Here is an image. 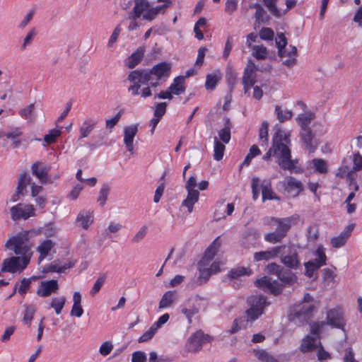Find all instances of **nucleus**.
I'll use <instances>...</instances> for the list:
<instances>
[{
	"mask_svg": "<svg viewBox=\"0 0 362 362\" xmlns=\"http://www.w3.org/2000/svg\"><path fill=\"white\" fill-rule=\"evenodd\" d=\"M34 110L35 104L31 103L25 107L20 110L18 114L21 117L25 119L28 122H33L35 119Z\"/></svg>",
	"mask_w": 362,
	"mask_h": 362,
	"instance_id": "c9c22d12",
	"label": "nucleus"
},
{
	"mask_svg": "<svg viewBox=\"0 0 362 362\" xmlns=\"http://www.w3.org/2000/svg\"><path fill=\"white\" fill-rule=\"evenodd\" d=\"M355 226L354 223L348 225L341 233L331 239V244L335 248H339L345 245Z\"/></svg>",
	"mask_w": 362,
	"mask_h": 362,
	"instance_id": "6ab92c4d",
	"label": "nucleus"
},
{
	"mask_svg": "<svg viewBox=\"0 0 362 362\" xmlns=\"http://www.w3.org/2000/svg\"><path fill=\"white\" fill-rule=\"evenodd\" d=\"M255 284L257 287L274 296L280 294L283 290V286L278 281L273 280L267 276L257 279Z\"/></svg>",
	"mask_w": 362,
	"mask_h": 362,
	"instance_id": "6e6552de",
	"label": "nucleus"
},
{
	"mask_svg": "<svg viewBox=\"0 0 362 362\" xmlns=\"http://www.w3.org/2000/svg\"><path fill=\"white\" fill-rule=\"evenodd\" d=\"M181 313L185 316L189 324L192 322V317L199 312L197 297L189 298L180 305Z\"/></svg>",
	"mask_w": 362,
	"mask_h": 362,
	"instance_id": "4468645a",
	"label": "nucleus"
},
{
	"mask_svg": "<svg viewBox=\"0 0 362 362\" xmlns=\"http://www.w3.org/2000/svg\"><path fill=\"white\" fill-rule=\"evenodd\" d=\"M315 309L313 305H303L299 310L295 313V317L303 320H308L312 316V313Z\"/></svg>",
	"mask_w": 362,
	"mask_h": 362,
	"instance_id": "2f4dec72",
	"label": "nucleus"
},
{
	"mask_svg": "<svg viewBox=\"0 0 362 362\" xmlns=\"http://www.w3.org/2000/svg\"><path fill=\"white\" fill-rule=\"evenodd\" d=\"M66 298L64 296H60L52 298L50 303V307L54 308L56 314L59 315L63 310L66 303Z\"/></svg>",
	"mask_w": 362,
	"mask_h": 362,
	"instance_id": "de8ad7c7",
	"label": "nucleus"
},
{
	"mask_svg": "<svg viewBox=\"0 0 362 362\" xmlns=\"http://www.w3.org/2000/svg\"><path fill=\"white\" fill-rule=\"evenodd\" d=\"M323 284L325 287L329 286L331 284L334 283L336 274L329 268H325L322 270Z\"/></svg>",
	"mask_w": 362,
	"mask_h": 362,
	"instance_id": "c03bdc74",
	"label": "nucleus"
},
{
	"mask_svg": "<svg viewBox=\"0 0 362 362\" xmlns=\"http://www.w3.org/2000/svg\"><path fill=\"white\" fill-rule=\"evenodd\" d=\"M250 308L246 310L247 321H255L263 314L265 307L269 305L266 297L262 295H254L247 298Z\"/></svg>",
	"mask_w": 362,
	"mask_h": 362,
	"instance_id": "20e7f679",
	"label": "nucleus"
},
{
	"mask_svg": "<svg viewBox=\"0 0 362 362\" xmlns=\"http://www.w3.org/2000/svg\"><path fill=\"white\" fill-rule=\"evenodd\" d=\"M281 262L289 269H297L300 266L298 248L294 245H279Z\"/></svg>",
	"mask_w": 362,
	"mask_h": 362,
	"instance_id": "7ed1b4c3",
	"label": "nucleus"
},
{
	"mask_svg": "<svg viewBox=\"0 0 362 362\" xmlns=\"http://www.w3.org/2000/svg\"><path fill=\"white\" fill-rule=\"evenodd\" d=\"M221 247V241L218 238L215 239L211 245L206 249L202 259L199 262L200 266H207L214 259Z\"/></svg>",
	"mask_w": 362,
	"mask_h": 362,
	"instance_id": "aec40b11",
	"label": "nucleus"
},
{
	"mask_svg": "<svg viewBox=\"0 0 362 362\" xmlns=\"http://www.w3.org/2000/svg\"><path fill=\"white\" fill-rule=\"evenodd\" d=\"M254 353L255 356L262 362H278L275 358L264 350H255Z\"/></svg>",
	"mask_w": 362,
	"mask_h": 362,
	"instance_id": "864d4df0",
	"label": "nucleus"
},
{
	"mask_svg": "<svg viewBox=\"0 0 362 362\" xmlns=\"http://www.w3.org/2000/svg\"><path fill=\"white\" fill-rule=\"evenodd\" d=\"M171 64L168 62H160L154 65L150 70L139 69L144 71L148 75V82L152 80V76H155L157 81L163 78L165 80L170 75Z\"/></svg>",
	"mask_w": 362,
	"mask_h": 362,
	"instance_id": "9d476101",
	"label": "nucleus"
},
{
	"mask_svg": "<svg viewBox=\"0 0 362 362\" xmlns=\"http://www.w3.org/2000/svg\"><path fill=\"white\" fill-rule=\"evenodd\" d=\"M222 74L220 71H215L206 77L205 87L207 90H214L217 83L221 80Z\"/></svg>",
	"mask_w": 362,
	"mask_h": 362,
	"instance_id": "7c9ffc66",
	"label": "nucleus"
},
{
	"mask_svg": "<svg viewBox=\"0 0 362 362\" xmlns=\"http://www.w3.org/2000/svg\"><path fill=\"white\" fill-rule=\"evenodd\" d=\"M110 191V187L107 184L103 185L98 198V202H99L101 206L105 204Z\"/></svg>",
	"mask_w": 362,
	"mask_h": 362,
	"instance_id": "603ef678",
	"label": "nucleus"
},
{
	"mask_svg": "<svg viewBox=\"0 0 362 362\" xmlns=\"http://www.w3.org/2000/svg\"><path fill=\"white\" fill-rule=\"evenodd\" d=\"M145 53V48L139 47L136 50L133 52L127 59V64L129 69L134 68L138 65L144 57Z\"/></svg>",
	"mask_w": 362,
	"mask_h": 362,
	"instance_id": "b1692460",
	"label": "nucleus"
},
{
	"mask_svg": "<svg viewBox=\"0 0 362 362\" xmlns=\"http://www.w3.org/2000/svg\"><path fill=\"white\" fill-rule=\"evenodd\" d=\"M305 266V275L308 277H313L315 272H316L320 267L314 262L310 260L304 264Z\"/></svg>",
	"mask_w": 362,
	"mask_h": 362,
	"instance_id": "4d7b16f0",
	"label": "nucleus"
},
{
	"mask_svg": "<svg viewBox=\"0 0 362 362\" xmlns=\"http://www.w3.org/2000/svg\"><path fill=\"white\" fill-rule=\"evenodd\" d=\"M289 137L290 133L278 129L273 136L272 147L263 156V159L268 160L273 155L278 158V164L281 168L292 171L295 168V163L291 159Z\"/></svg>",
	"mask_w": 362,
	"mask_h": 362,
	"instance_id": "f257e3e1",
	"label": "nucleus"
},
{
	"mask_svg": "<svg viewBox=\"0 0 362 362\" xmlns=\"http://www.w3.org/2000/svg\"><path fill=\"white\" fill-rule=\"evenodd\" d=\"M276 1L277 0H263L264 6L267 7L271 13L274 16L279 17L281 14L276 6Z\"/></svg>",
	"mask_w": 362,
	"mask_h": 362,
	"instance_id": "e2e57ef3",
	"label": "nucleus"
},
{
	"mask_svg": "<svg viewBox=\"0 0 362 362\" xmlns=\"http://www.w3.org/2000/svg\"><path fill=\"white\" fill-rule=\"evenodd\" d=\"M315 115L313 113L310 112H306L302 114H300L296 120L298 124H299L300 129H308L310 128V124L314 119Z\"/></svg>",
	"mask_w": 362,
	"mask_h": 362,
	"instance_id": "473e14b6",
	"label": "nucleus"
},
{
	"mask_svg": "<svg viewBox=\"0 0 362 362\" xmlns=\"http://www.w3.org/2000/svg\"><path fill=\"white\" fill-rule=\"evenodd\" d=\"M185 81L183 76L176 77L169 87L173 95H179L185 91Z\"/></svg>",
	"mask_w": 362,
	"mask_h": 362,
	"instance_id": "393cba45",
	"label": "nucleus"
},
{
	"mask_svg": "<svg viewBox=\"0 0 362 362\" xmlns=\"http://www.w3.org/2000/svg\"><path fill=\"white\" fill-rule=\"evenodd\" d=\"M148 231V228L146 226H143L140 228V229L136 233V234L131 239V242L134 244H137L141 242L144 238L146 237Z\"/></svg>",
	"mask_w": 362,
	"mask_h": 362,
	"instance_id": "13d9d810",
	"label": "nucleus"
},
{
	"mask_svg": "<svg viewBox=\"0 0 362 362\" xmlns=\"http://www.w3.org/2000/svg\"><path fill=\"white\" fill-rule=\"evenodd\" d=\"M279 246H276L270 248L268 250L260 251L254 254V260L259 262L262 260L269 261L275 259L279 255Z\"/></svg>",
	"mask_w": 362,
	"mask_h": 362,
	"instance_id": "412c9836",
	"label": "nucleus"
},
{
	"mask_svg": "<svg viewBox=\"0 0 362 362\" xmlns=\"http://www.w3.org/2000/svg\"><path fill=\"white\" fill-rule=\"evenodd\" d=\"M39 163H35L32 165V173L36 176L42 184H45L47 181V174L50 170V167L44 166L39 168Z\"/></svg>",
	"mask_w": 362,
	"mask_h": 362,
	"instance_id": "a878e982",
	"label": "nucleus"
},
{
	"mask_svg": "<svg viewBox=\"0 0 362 362\" xmlns=\"http://www.w3.org/2000/svg\"><path fill=\"white\" fill-rule=\"evenodd\" d=\"M35 233L34 230H22L10 238L6 243L5 247L13 251L16 255L32 258L33 252V244L30 242V234Z\"/></svg>",
	"mask_w": 362,
	"mask_h": 362,
	"instance_id": "f03ea898",
	"label": "nucleus"
},
{
	"mask_svg": "<svg viewBox=\"0 0 362 362\" xmlns=\"http://www.w3.org/2000/svg\"><path fill=\"white\" fill-rule=\"evenodd\" d=\"M138 132L137 125L133 124L125 127L124 129V143L127 150L131 153H134V139Z\"/></svg>",
	"mask_w": 362,
	"mask_h": 362,
	"instance_id": "a211bd4d",
	"label": "nucleus"
},
{
	"mask_svg": "<svg viewBox=\"0 0 362 362\" xmlns=\"http://www.w3.org/2000/svg\"><path fill=\"white\" fill-rule=\"evenodd\" d=\"M299 136L310 152H313L316 149L317 143L311 128L300 129Z\"/></svg>",
	"mask_w": 362,
	"mask_h": 362,
	"instance_id": "dca6fc26",
	"label": "nucleus"
},
{
	"mask_svg": "<svg viewBox=\"0 0 362 362\" xmlns=\"http://www.w3.org/2000/svg\"><path fill=\"white\" fill-rule=\"evenodd\" d=\"M177 299L176 292L175 291H168L163 295L159 301L158 308L164 309L171 307Z\"/></svg>",
	"mask_w": 362,
	"mask_h": 362,
	"instance_id": "5701e85b",
	"label": "nucleus"
},
{
	"mask_svg": "<svg viewBox=\"0 0 362 362\" xmlns=\"http://www.w3.org/2000/svg\"><path fill=\"white\" fill-rule=\"evenodd\" d=\"M353 167L350 170L357 172L362 170V156L359 153L353 155Z\"/></svg>",
	"mask_w": 362,
	"mask_h": 362,
	"instance_id": "69168bd1",
	"label": "nucleus"
},
{
	"mask_svg": "<svg viewBox=\"0 0 362 362\" xmlns=\"http://www.w3.org/2000/svg\"><path fill=\"white\" fill-rule=\"evenodd\" d=\"M290 55L288 57L281 58L284 65L288 67H292L296 64L297 49L294 46L290 45Z\"/></svg>",
	"mask_w": 362,
	"mask_h": 362,
	"instance_id": "37998d69",
	"label": "nucleus"
},
{
	"mask_svg": "<svg viewBox=\"0 0 362 362\" xmlns=\"http://www.w3.org/2000/svg\"><path fill=\"white\" fill-rule=\"evenodd\" d=\"M281 184L284 191L293 198L297 197L303 190V183L291 176H286Z\"/></svg>",
	"mask_w": 362,
	"mask_h": 362,
	"instance_id": "f8f14e48",
	"label": "nucleus"
},
{
	"mask_svg": "<svg viewBox=\"0 0 362 362\" xmlns=\"http://www.w3.org/2000/svg\"><path fill=\"white\" fill-rule=\"evenodd\" d=\"M134 6L128 13L134 16L141 17L144 13L150 7L148 0H134Z\"/></svg>",
	"mask_w": 362,
	"mask_h": 362,
	"instance_id": "bb28decb",
	"label": "nucleus"
},
{
	"mask_svg": "<svg viewBox=\"0 0 362 362\" xmlns=\"http://www.w3.org/2000/svg\"><path fill=\"white\" fill-rule=\"evenodd\" d=\"M60 130L53 129L45 136L44 141L48 144H52L55 141L56 139L60 135Z\"/></svg>",
	"mask_w": 362,
	"mask_h": 362,
	"instance_id": "338daca9",
	"label": "nucleus"
},
{
	"mask_svg": "<svg viewBox=\"0 0 362 362\" xmlns=\"http://www.w3.org/2000/svg\"><path fill=\"white\" fill-rule=\"evenodd\" d=\"M258 70L257 66L249 59L245 69L243 76V85L245 93H247L249 90L254 86L257 81L256 71Z\"/></svg>",
	"mask_w": 362,
	"mask_h": 362,
	"instance_id": "9b49d317",
	"label": "nucleus"
},
{
	"mask_svg": "<svg viewBox=\"0 0 362 362\" xmlns=\"http://www.w3.org/2000/svg\"><path fill=\"white\" fill-rule=\"evenodd\" d=\"M187 196L185 199L182 201V206L187 209L189 213L192 212L194 205L199 201V191H187Z\"/></svg>",
	"mask_w": 362,
	"mask_h": 362,
	"instance_id": "cd10ccee",
	"label": "nucleus"
},
{
	"mask_svg": "<svg viewBox=\"0 0 362 362\" xmlns=\"http://www.w3.org/2000/svg\"><path fill=\"white\" fill-rule=\"evenodd\" d=\"M252 56L256 59H265L267 57V49L264 45H253L252 47Z\"/></svg>",
	"mask_w": 362,
	"mask_h": 362,
	"instance_id": "49530a36",
	"label": "nucleus"
},
{
	"mask_svg": "<svg viewBox=\"0 0 362 362\" xmlns=\"http://www.w3.org/2000/svg\"><path fill=\"white\" fill-rule=\"evenodd\" d=\"M277 223L276 229L280 233L286 237L287 232L289 230L292 225L296 224L299 221L298 215H293L290 217L284 218H272Z\"/></svg>",
	"mask_w": 362,
	"mask_h": 362,
	"instance_id": "2eb2a0df",
	"label": "nucleus"
},
{
	"mask_svg": "<svg viewBox=\"0 0 362 362\" xmlns=\"http://www.w3.org/2000/svg\"><path fill=\"white\" fill-rule=\"evenodd\" d=\"M30 259L21 255L12 256L3 261L1 272L11 274L21 273L30 262Z\"/></svg>",
	"mask_w": 362,
	"mask_h": 362,
	"instance_id": "39448f33",
	"label": "nucleus"
},
{
	"mask_svg": "<svg viewBox=\"0 0 362 362\" xmlns=\"http://www.w3.org/2000/svg\"><path fill=\"white\" fill-rule=\"evenodd\" d=\"M284 238L285 237L283 235L282 233H280L276 230L272 233H269L266 234L264 236V239L266 241L273 244L281 242Z\"/></svg>",
	"mask_w": 362,
	"mask_h": 362,
	"instance_id": "bf43d9fd",
	"label": "nucleus"
},
{
	"mask_svg": "<svg viewBox=\"0 0 362 362\" xmlns=\"http://www.w3.org/2000/svg\"><path fill=\"white\" fill-rule=\"evenodd\" d=\"M11 218L16 221L21 218L26 220L35 215V208L32 204H18L10 209Z\"/></svg>",
	"mask_w": 362,
	"mask_h": 362,
	"instance_id": "1a4fd4ad",
	"label": "nucleus"
},
{
	"mask_svg": "<svg viewBox=\"0 0 362 362\" xmlns=\"http://www.w3.org/2000/svg\"><path fill=\"white\" fill-rule=\"evenodd\" d=\"M214 158L216 160H221L223 158L226 146L224 143L221 142L216 136L214 138Z\"/></svg>",
	"mask_w": 362,
	"mask_h": 362,
	"instance_id": "a18cd8bd",
	"label": "nucleus"
},
{
	"mask_svg": "<svg viewBox=\"0 0 362 362\" xmlns=\"http://www.w3.org/2000/svg\"><path fill=\"white\" fill-rule=\"evenodd\" d=\"M35 34L36 33L35 28H33L27 33V35L23 39V42L21 46V51L25 50L28 46H30L31 45Z\"/></svg>",
	"mask_w": 362,
	"mask_h": 362,
	"instance_id": "0e129e2a",
	"label": "nucleus"
},
{
	"mask_svg": "<svg viewBox=\"0 0 362 362\" xmlns=\"http://www.w3.org/2000/svg\"><path fill=\"white\" fill-rule=\"evenodd\" d=\"M231 123L229 118L225 119L224 127L218 132V136L221 141L228 144L230 140Z\"/></svg>",
	"mask_w": 362,
	"mask_h": 362,
	"instance_id": "72a5a7b5",
	"label": "nucleus"
},
{
	"mask_svg": "<svg viewBox=\"0 0 362 362\" xmlns=\"http://www.w3.org/2000/svg\"><path fill=\"white\" fill-rule=\"evenodd\" d=\"M165 7H167V6L165 4L163 5V6L153 7V8L149 7L148 8V10H146L145 11V13H144L142 18L144 20L151 21L153 19H155L156 18V16H158V14Z\"/></svg>",
	"mask_w": 362,
	"mask_h": 362,
	"instance_id": "58836bf2",
	"label": "nucleus"
},
{
	"mask_svg": "<svg viewBox=\"0 0 362 362\" xmlns=\"http://www.w3.org/2000/svg\"><path fill=\"white\" fill-rule=\"evenodd\" d=\"M58 290L59 284L57 280L44 281L40 283L37 294L41 297H47L57 293Z\"/></svg>",
	"mask_w": 362,
	"mask_h": 362,
	"instance_id": "f3484780",
	"label": "nucleus"
},
{
	"mask_svg": "<svg viewBox=\"0 0 362 362\" xmlns=\"http://www.w3.org/2000/svg\"><path fill=\"white\" fill-rule=\"evenodd\" d=\"M54 243L51 240H45L42 241L37 247V251L40 253L38 262L42 261L54 247Z\"/></svg>",
	"mask_w": 362,
	"mask_h": 362,
	"instance_id": "c85d7f7f",
	"label": "nucleus"
},
{
	"mask_svg": "<svg viewBox=\"0 0 362 362\" xmlns=\"http://www.w3.org/2000/svg\"><path fill=\"white\" fill-rule=\"evenodd\" d=\"M97 124V122L91 118L86 119L79 128L80 135L78 138V141L88 137L94 129Z\"/></svg>",
	"mask_w": 362,
	"mask_h": 362,
	"instance_id": "4be33fe9",
	"label": "nucleus"
},
{
	"mask_svg": "<svg viewBox=\"0 0 362 362\" xmlns=\"http://www.w3.org/2000/svg\"><path fill=\"white\" fill-rule=\"evenodd\" d=\"M315 257L313 262L317 264L320 267L325 265L327 262V256L325 254V250L322 245H319L317 248L313 252Z\"/></svg>",
	"mask_w": 362,
	"mask_h": 362,
	"instance_id": "f704fd0d",
	"label": "nucleus"
},
{
	"mask_svg": "<svg viewBox=\"0 0 362 362\" xmlns=\"http://www.w3.org/2000/svg\"><path fill=\"white\" fill-rule=\"evenodd\" d=\"M315 347V338L310 336H306L303 339L300 349L302 352L305 353L313 350Z\"/></svg>",
	"mask_w": 362,
	"mask_h": 362,
	"instance_id": "ea45409f",
	"label": "nucleus"
},
{
	"mask_svg": "<svg viewBox=\"0 0 362 362\" xmlns=\"http://www.w3.org/2000/svg\"><path fill=\"white\" fill-rule=\"evenodd\" d=\"M315 171L320 174H326L328 171L327 162L322 158H315L313 160Z\"/></svg>",
	"mask_w": 362,
	"mask_h": 362,
	"instance_id": "09e8293b",
	"label": "nucleus"
},
{
	"mask_svg": "<svg viewBox=\"0 0 362 362\" xmlns=\"http://www.w3.org/2000/svg\"><path fill=\"white\" fill-rule=\"evenodd\" d=\"M76 221L80 223L83 228L88 229L93 222V213L88 211H81L76 217Z\"/></svg>",
	"mask_w": 362,
	"mask_h": 362,
	"instance_id": "c756f323",
	"label": "nucleus"
},
{
	"mask_svg": "<svg viewBox=\"0 0 362 362\" xmlns=\"http://www.w3.org/2000/svg\"><path fill=\"white\" fill-rule=\"evenodd\" d=\"M211 340V336L204 334L202 330H198L189 337L185 346L186 351L189 353L198 352L205 343Z\"/></svg>",
	"mask_w": 362,
	"mask_h": 362,
	"instance_id": "423d86ee",
	"label": "nucleus"
},
{
	"mask_svg": "<svg viewBox=\"0 0 362 362\" xmlns=\"http://www.w3.org/2000/svg\"><path fill=\"white\" fill-rule=\"evenodd\" d=\"M268 127L269 123L267 121H264L259 128V139L262 143L267 144L268 142Z\"/></svg>",
	"mask_w": 362,
	"mask_h": 362,
	"instance_id": "680f3d73",
	"label": "nucleus"
},
{
	"mask_svg": "<svg viewBox=\"0 0 362 362\" xmlns=\"http://www.w3.org/2000/svg\"><path fill=\"white\" fill-rule=\"evenodd\" d=\"M251 274L252 270L250 268L239 267L231 269L228 274V277L230 279H238L244 275L250 276Z\"/></svg>",
	"mask_w": 362,
	"mask_h": 362,
	"instance_id": "79ce46f5",
	"label": "nucleus"
},
{
	"mask_svg": "<svg viewBox=\"0 0 362 362\" xmlns=\"http://www.w3.org/2000/svg\"><path fill=\"white\" fill-rule=\"evenodd\" d=\"M226 78L229 86L232 88L235 83L237 74L233 67L229 64L226 68Z\"/></svg>",
	"mask_w": 362,
	"mask_h": 362,
	"instance_id": "6e6d98bb",
	"label": "nucleus"
},
{
	"mask_svg": "<svg viewBox=\"0 0 362 362\" xmlns=\"http://www.w3.org/2000/svg\"><path fill=\"white\" fill-rule=\"evenodd\" d=\"M275 114L276 115L277 119L280 122H284L286 121L291 119L293 116V113L291 111L288 110H282L281 107L279 105H276L275 107Z\"/></svg>",
	"mask_w": 362,
	"mask_h": 362,
	"instance_id": "a19ab883",
	"label": "nucleus"
},
{
	"mask_svg": "<svg viewBox=\"0 0 362 362\" xmlns=\"http://www.w3.org/2000/svg\"><path fill=\"white\" fill-rule=\"evenodd\" d=\"M148 75L144 71L136 69L131 71L127 77V80L132 83L128 90L132 93L133 95H139V90L141 85L148 83Z\"/></svg>",
	"mask_w": 362,
	"mask_h": 362,
	"instance_id": "0eeeda50",
	"label": "nucleus"
},
{
	"mask_svg": "<svg viewBox=\"0 0 362 362\" xmlns=\"http://www.w3.org/2000/svg\"><path fill=\"white\" fill-rule=\"evenodd\" d=\"M35 313V308L33 305H25V311L23 321L30 325Z\"/></svg>",
	"mask_w": 362,
	"mask_h": 362,
	"instance_id": "052dcab7",
	"label": "nucleus"
},
{
	"mask_svg": "<svg viewBox=\"0 0 362 362\" xmlns=\"http://www.w3.org/2000/svg\"><path fill=\"white\" fill-rule=\"evenodd\" d=\"M346 180L349 182L350 189H353L354 192H357L359 189V186L357 184L356 180L357 174L354 170H349L346 175Z\"/></svg>",
	"mask_w": 362,
	"mask_h": 362,
	"instance_id": "8fccbe9b",
	"label": "nucleus"
},
{
	"mask_svg": "<svg viewBox=\"0 0 362 362\" xmlns=\"http://www.w3.org/2000/svg\"><path fill=\"white\" fill-rule=\"evenodd\" d=\"M157 330L158 329L152 325L151 327L139 337V342L148 341L154 336Z\"/></svg>",
	"mask_w": 362,
	"mask_h": 362,
	"instance_id": "774afa93",
	"label": "nucleus"
},
{
	"mask_svg": "<svg viewBox=\"0 0 362 362\" xmlns=\"http://www.w3.org/2000/svg\"><path fill=\"white\" fill-rule=\"evenodd\" d=\"M262 194L263 200L279 199V198L275 195L274 192L272 189L270 183L262 186Z\"/></svg>",
	"mask_w": 362,
	"mask_h": 362,
	"instance_id": "5fc2aeb1",
	"label": "nucleus"
},
{
	"mask_svg": "<svg viewBox=\"0 0 362 362\" xmlns=\"http://www.w3.org/2000/svg\"><path fill=\"white\" fill-rule=\"evenodd\" d=\"M30 178L26 175V173H23L20 175L16 196H18V194H21L23 193V189L30 183Z\"/></svg>",
	"mask_w": 362,
	"mask_h": 362,
	"instance_id": "3c124183",
	"label": "nucleus"
},
{
	"mask_svg": "<svg viewBox=\"0 0 362 362\" xmlns=\"http://www.w3.org/2000/svg\"><path fill=\"white\" fill-rule=\"evenodd\" d=\"M326 325L333 328L344 329L345 320L344 319V313L341 308H336L330 309L327 312Z\"/></svg>",
	"mask_w": 362,
	"mask_h": 362,
	"instance_id": "ddd939ff",
	"label": "nucleus"
},
{
	"mask_svg": "<svg viewBox=\"0 0 362 362\" xmlns=\"http://www.w3.org/2000/svg\"><path fill=\"white\" fill-rule=\"evenodd\" d=\"M278 278L285 286L293 285L297 281L296 275L291 271L281 272Z\"/></svg>",
	"mask_w": 362,
	"mask_h": 362,
	"instance_id": "e433bc0d",
	"label": "nucleus"
},
{
	"mask_svg": "<svg viewBox=\"0 0 362 362\" xmlns=\"http://www.w3.org/2000/svg\"><path fill=\"white\" fill-rule=\"evenodd\" d=\"M276 44L278 48V54L280 58L285 57V53L286 52V46L287 40L285 35L283 33H278L276 38Z\"/></svg>",
	"mask_w": 362,
	"mask_h": 362,
	"instance_id": "4c0bfd02",
	"label": "nucleus"
}]
</instances>
